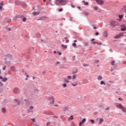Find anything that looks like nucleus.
Returning <instances> with one entry per match:
<instances>
[{
  "label": "nucleus",
  "instance_id": "obj_41",
  "mask_svg": "<svg viewBox=\"0 0 126 126\" xmlns=\"http://www.w3.org/2000/svg\"><path fill=\"white\" fill-rule=\"evenodd\" d=\"M92 26L94 28V29H97V27H95V25H92Z\"/></svg>",
  "mask_w": 126,
  "mask_h": 126
},
{
  "label": "nucleus",
  "instance_id": "obj_52",
  "mask_svg": "<svg viewBox=\"0 0 126 126\" xmlns=\"http://www.w3.org/2000/svg\"><path fill=\"white\" fill-rule=\"evenodd\" d=\"M67 79H69V80L71 79V76H67Z\"/></svg>",
  "mask_w": 126,
  "mask_h": 126
},
{
  "label": "nucleus",
  "instance_id": "obj_64",
  "mask_svg": "<svg viewBox=\"0 0 126 126\" xmlns=\"http://www.w3.org/2000/svg\"><path fill=\"white\" fill-rule=\"evenodd\" d=\"M98 62H99V60H95V63H98Z\"/></svg>",
  "mask_w": 126,
  "mask_h": 126
},
{
  "label": "nucleus",
  "instance_id": "obj_32",
  "mask_svg": "<svg viewBox=\"0 0 126 126\" xmlns=\"http://www.w3.org/2000/svg\"><path fill=\"white\" fill-rule=\"evenodd\" d=\"M2 92H3V88H0V94H1V93H2Z\"/></svg>",
  "mask_w": 126,
  "mask_h": 126
},
{
  "label": "nucleus",
  "instance_id": "obj_30",
  "mask_svg": "<svg viewBox=\"0 0 126 126\" xmlns=\"http://www.w3.org/2000/svg\"><path fill=\"white\" fill-rule=\"evenodd\" d=\"M68 120H70L71 121L73 120V115H71L70 117L68 118Z\"/></svg>",
  "mask_w": 126,
  "mask_h": 126
},
{
  "label": "nucleus",
  "instance_id": "obj_55",
  "mask_svg": "<svg viewBox=\"0 0 126 126\" xmlns=\"http://www.w3.org/2000/svg\"><path fill=\"white\" fill-rule=\"evenodd\" d=\"M57 53H58V55H59V56H62V53L60 52H57Z\"/></svg>",
  "mask_w": 126,
  "mask_h": 126
},
{
  "label": "nucleus",
  "instance_id": "obj_59",
  "mask_svg": "<svg viewBox=\"0 0 126 126\" xmlns=\"http://www.w3.org/2000/svg\"><path fill=\"white\" fill-rule=\"evenodd\" d=\"M95 36H98V35H99V33L98 32H96L95 33Z\"/></svg>",
  "mask_w": 126,
  "mask_h": 126
},
{
  "label": "nucleus",
  "instance_id": "obj_17",
  "mask_svg": "<svg viewBox=\"0 0 126 126\" xmlns=\"http://www.w3.org/2000/svg\"><path fill=\"white\" fill-rule=\"evenodd\" d=\"M39 14H40V12H34L33 13L34 16H36V15H39Z\"/></svg>",
  "mask_w": 126,
  "mask_h": 126
},
{
  "label": "nucleus",
  "instance_id": "obj_45",
  "mask_svg": "<svg viewBox=\"0 0 126 126\" xmlns=\"http://www.w3.org/2000/svg\"><path fill=\"white\" fill-rule=\"evenodd\" d=\"M96 44L97 45H102V43L101 42H96Z\"/></svg>",
  "mask_w": 126,
  "mask_h": 126
},
{
  "label": "nucleus",
  "instance_id": "obj_38",
  "mask_svg": "<svg viewBox=\"0 0 126 126\" xmlns=\"http://www.w3.org/2000/svg\"><path fill=\"white\" fill-rule=\"evenodd\" d=\"M78 84V83H77V82H76L75 84H71V85H72V86H77Z\"/></svg>",
  "mask_w": 126,
  "mask_h": 126
},
{
  "label": "nucleus",
  "instance_id": "obj_46",
  "mask_svg": "<svg viewBox=\"0 0 126 126\" xmlns=\"http://www.w3.org/2000/svg\"><path fill=\"white\" fill-rule=\"evenodd\" d=\"M2 86H3V83L0 81V87H2Z\"/></svg>",
  "mask_w": 126,
  "mask_h": 126
},
{
  "label": "nucleus",
  "instance_id": "obj_50",
  "mask_svg": "<svg viewBox=\"0 0 126 126\" xmlns=\"http://www.w3.org/2000/svg\"><path fill=\"white\" fill-rule=\"evenodd\" d=\"M91 44H94V45H95V44H96L97 42H96L95 41H92V42H91Z\"/></svg>",
  "mask_w": 126,
  "mask_h": 126
},
{
  "label": "nucleus",
  "instance_id": "obj_35",
  "mask_svg": "<svg viewBox=\"0 0 126 126\" xmlns=\"http://www.w3.org/2000/svg\"><path fill=\"white\" fill-rule=\"evenodd\" d=\"M115 61L114 60L112 61L111 63V65H115Z\"/></svg>",
  "mask_w": 126,
  "mask_h": 126
},
{
  "label": "nucleus",
  "instance_id": "obj_25",
  "mask_svg": "<svg viewBox=\"0 0 126 126\" xmlns=\"http://www.w3.org/2000/svg\"><path fill=\"white\" fill-rule=\"evenodd\" d=\"M104 106L105 105L103 104V103H101V105H99L98 108H103V109H105V107H104Z\"/></svg>",
  "mask_w": 126,
  "mask_h": 126
},
{
  "label": "nucleus",
  "instance_id": "obj_56",
  "mask_svg": "<svg viewBox=\"0 0 126 126\" xmlns=\"http://www.w3.org/2000/svg\"><path fill=\"white\" fill-rule=\"evenodd\" d=\"M8 74H11V71L9 70L8 71Z\"/></svg>",
  "mask_w": 126,
  "mask_h": 126
},
{
  "label": "nucleus",
  "instance_id": "obj_6",
  "mask_svg": "<svg viewBox=\"0 0 126 126\" xmlns=\"http://www.w3.org/2000/svg\"><path fill=\"white\" fill-rule=\"evenodd\" d=\"M13 92L14 94H18L20 93V90L17 87L14 88Z\"/></svg>",
  "mask_w": 126,
  "mask_h": 126
},
{
  "label": "nucleus",
  "instance_id": "obj_49",
  "mask_svg": "<svg viewBox=\"0 0 126 126\" xmlns=\"http://www.w3.org/2000/svg\"><path fill=\"white\" fill-rule=\"evenodd\" d=\"M83 66H89V64L85 63V64H83Z\"/></svg>",
  "mask_w": 126,
  "mask_h": 126
},
{
  "label": "nucleus",
  "instance_id": "obj_61",
  "mask_svg": "<svg viewBox=\"0 0 126 126\" xmlns=\"http://www.w3.org/2000/svg\"><path fill=\"white\" fill-rule=\"evenodd\" d=\"M71 126H75V124H74V123H72L71 124Z\"/></svg>",
  "mask_w": 126,
  "mask_h": 126
},
{
  "label": "nucleus",
  "instance_id": "obj_4",
  "mask_svg": "<svg viewBox=\"0 0 126 126\" xmlns=\"http://www.w3.org/2000/svg\"><path fill=\"white\" fill-rule=\"evenodd\" d=\"M122 36H126V32H121L118 34H117L115 36H114L115 39H119Z\"/></svg>",
  "mask_w": 126,
  "mask_h": 126
},
{
  "label": "nucleus",
  "instance_id": "obj_31",
  "mask_svg": "<svg viewBox=\"0 0 126 126\" xmlns=\"http://www.w3.org/2000/svg\"><path fill=\"white\" fill-rule=\"evenodd\" d=\"M66 86H67V85L65 83H64L62 85V87H63V88H65Z\"/></svg>",
  "mask_w": 126,
  "mask_h": 126
},
{
  "label": "nucleus",
  "instance_id": "obj_40",
  "mask_svg": "<svg viewBox=\"0 0 126 126\" xmlns=\"http://www.w3.org/2000/svg\"><path fill=\"white\" fill-rule=\"evenodd\" d=\"M8 102V100H7V99H5L3 100V103H5V104H6V103Z\"/></svg>",
  "mask_w": 126,
  "mask_h": 126
},
{
  "label": "nucleus",
  "instance_id": "obj_3",
  "mask_svg": "<svg viewBox=\"0 0 126 126\" xmlns=\"http://www.w3.org/2000/svg\"><path fill=\"white\" fill-rule=\"evenodd\" d=\"M116 107L119 108V109H121L122 111L124 113H126V109L121 103L118 104V105H116Z\"/></svg>",
  "mask_w": 126,
  "mask_h": 126
},
{
  "label": "nucleus",
  "instance_id": "obj_13",
  "mask_svg": "<svg viewBox=\"0 0 126 126\" xmlns=\"http://www.w3.org/2000/svg\"><path fill=\"white\" fill-rule=\"evenodd\" d=\"M44 18H47V17L46 16H43L37 19V20H44Z\"/></svg>",
  "mask_w": 126,
  "mask_h": 126
},
{
  "label": "nucleus",
  "instance_id": "obj_24",
  "mask_svg": "<svg viewBox=\"0 0 126 126\" xmlns=\"http://www.w3.org/2000/svg\"><path fill=\"white\" fill-rule=\"evenodd\" d=\"M100 85H106V83L104 81H100Z\"/></svg>",
  "mask_w": 126,
  "mask_h": 126
},
{
  "label": "nucleus",
  "instance_id": "obj_29",
  "mask_svg": "<svg viewBox=\"0 0 126 126\" xmlns=\"http://www.w3.org/2000/svg\"><path fill=\"white\" fill-rule=\"evenodd\" d=\"M85 122H86V119L85 118H83L81 121V122L83 123V124H84V123H85Z\"/></svg>",
  "mask_w": 126,
  "mask_h": 126
},
{
  "label": "nucleus",
  "instance_id": "obj_18",
  "mask_svg": "<svg viewBox=\"0 0 126 126\" xmlns=\"http://www.w3.org/2000/svg\"><path fill=\"white\" fill-rule=\"evenodd\" d=\"M82 2L84 3V5H89V3L88 2H86L85 0H83Z\"/></svg>",
  "mask_w": 126,
  "mask_h": 126
},
{
  "label": "nucleus",
  "instance_id": "obj_39",
  "mask_svg": "<svg viewBox=\"0 0 126 126\" xmlns=\"http://www.w3.org/2000/svg\"><path fill=\"white\" fill-rule=\"evenodd\" d=\"M36 36L37 37V38H40V37H41V34H40V33H37L36 34Z\"/></svg>",
  "mask_w": 126,
  "mask_h": 126
},
{
  "label": "nucleus",
  "instance_id": "obj_42",
  "mask_svg": "<svg viewBox=\"0 0 126 126\" xmlns=\"http://www.w3.org/2000/svg\"><path fill=\"white\" fill-rule=\"evenodd\" d=\"M64 82H65L66 83H68V82H69V81H68L67 79H64Z\"/></svg>",
  "mask_w": 126,
  "mask_h": 126
},
{
  "label": "nucleus",
  "instance_id": "obj_62",
  "mask_svg": "<svg viewBox=\"0 0 126 126\" xmlns=\"http://www.w3.org/2000/svg\"><path fill=\"white\" fill-rule=\"evenodd\" d=\"M59 68H65V67L64 66H60Z\"/></svg>",
  "mask_w": 126,
  "mask_h": 126
},
{
  "label": "nucleus",
  "instance_id": "obj_63",
  "mask_svg": "<svg viewBox=\"0 0 126 126\" xmlns=\"http://www.w3.org/2000/svg\"><path fill=\"white\" fill-rule=\"evenodd\" d=\"M32 121L33 122V123H35V119L34 118L32 119Z\"/></svg>",
  "mask_w": 126,
  "mask_h": 126
},
{
  "label": "nucleus",
  "instance_id": "obj_10",
  "mask_svg": "<svg viewBox=\"0 0 126 126\" xmlns=\"http://www.w3.org/2000/svg\"><path fill=\"white\" fill-rule=\"evenodd\" d=\"M0 79H1L3 82H6L7 81V78L6 77L3 78L2 76H0Z\"/></svg>",
  "mask_w": 126,
  "mask_h": 126
},
{
  "label": "nucleus",
  "instance_id": "obj_19",
  "mask_svg": "<svg viewBox=\"0 0 126 126\" xmlns=\"http://www.w3.org/2000/svg\"><path fill=\"white\" fill-rule=\"evenodd\" d=\"M10 70H12V71H15V67L14 66H11Z\"/></svg>",
  "mask_w": 126,
  "mask_h": 126
},
{
  "label": "nucleus",
  "instance_id": "obj_23",
  "mask_svg": "<svg viewBox=\"0 0 126 126\" xmlns=\"http://www.w3.org/2000/svg\"><path fill=\"white\" fill-rule=\"evenodd\" d=\"M104 122V119L103 118H100L99 119V124H102V123H103Z\"/></svg>",
  "mask_w": 126,
  "mask_h": 126
},
{
  "label": "nucleus",
  "instance_id": "obj_58",
  "mask_svg": "<svg viewBox=\"0 0 126 126\" xmlns=\"http://www.w3.org/2000/svg\"><path fill=\"white\" fill-rule=\"evenodd\" d=\"M82 124H83L82 122H79V126H82L81 125H82Z\"/></svg>",
  "mask_w": 126,
  "mask_h": 126
},
{
  "label": "nucleus",
  "instance_id": "obj_43",
  "mask_svg": "<svg viewBox=\"0 0 126 126\" xmlns=\"http://www.w3.org/2000/svg\"><path fill=\"white\" fill-rule=\"evenodd\" d=\"M90 122L92 123V124H94L95 123V121L93 119L91 120Z\"/></svg>",
  "mask_w": 126,
  "mask_h": 126
},
{
  "label": "nucleus",
  "instance_id": "obj_44",
  "mask_svg": "<svg viewBox=\"0 0 126 126\" xmlns=\"http://www.w3.org/2000/svg\"><path fill=\"white\" fill-rule=\"evenodd\" d=\"M72 46L76 47V43L75 42H74L73 43H72Z\"/></svg>",
  "mask_w": 126,
  "mask_h": 126
},
{
  "label": "nucleus",
  "instance_id": "obj_27",
  "mask_svg": "<svg viewBox=\"0 0 126 126\" xmlns=\"http://www.w3.org/2000/svg\"><path fill=\"white\" fill-rule=\"evenodd\" d=\"M23 18L22 19V20L23 21V22H26V20H27V19L26 18V17H23Z\"/></svg>",
  "mask_w": 126,
  "mask_h": 126
},
{
  "label": "nucleus",
  "instance_id": "obj_48",
  "mask_svg": "<svg viewBox=\"0 0 126 126\" xmlns=\"http://www.w3.org/2000/svg\"><path fill=\"white\" fill-rule=\"evenodd\" d=\"M63 9L62 8H60V9H59V12H61V11H63Z\"/></svg>",
  "mask_w": 126,
  "mask_h": 126
},
{
  "label": "nucleus",
  "instance_id": "obj_5",
  "mask_svg": "<svg viewBox=\"0 0 126 126\" xmlns=\"http://www.w3.org/2000/svg\"><path fill=\"white\" fill-rule=\"evenodd\" d=\"M119 23L117 21H112L110 23V25L113 27H116V26H118L119 25Z\"/></svg>",
  "mask_w": 126,
  "mask_h": 126
},
{
  "label": "nucleus",
  "instance_id": "obj_53",
  "mask_svg": "<svg viewBox=\"0 0 126 126\" xmlns=\"http://www.w3.org/2000/svg\"><path fill=\"white\" fill-rule=\"evenodd\" d=\"M94 41H95V38H93V39H91V42H94Z\"/></svg>",
  "mask_w": 126,
  "mask_h": 126
},
{
  "label": "nucleus",
  "instance_id": "obj_51",
  "mask_svg": "<svg viewBox=\"0 0 126 126\" xmlns=\"http://www.w3.org/2000/svg\"><path fill=\"white\" fill-rule=\"evenodd\" d=\"M123 7L124 8V10L126 11V5L125 6H124Z\"/></svg>",
  "mask_w": 126,
  "mask_h": 126
},
{
  "label": "nucleus",
  "instance_id": "obj_47",
  "mask_svg": "<svg viewBox=\"0 0 126 126\" xmlns=\"http://www.w3.org/2000/svg\"><path fill=\"white\" fill-rule=\"evenodd\" d=\"M76 78V75H73L72 79H75Z\"/></svg>",
  "mask_w": 126,
  "mask_h": 126
},
{
  "label": "nucleus",
  "instance_id": "obj_7",
  "mask_svg": "<svg viewBox=\"0 0 126 126\" xmlns=\"http://www.w3.org/2000/svg\"><path fill=\"white\" fill-rule=\"evenodd\" d=\"M49 101L52 100V101L50 102L51 105H54V103H55V97L54 96H49L48 97V99Z\"/></svg>",
  "mask_w": 126,
  "mask_h": 126
},
{
  "label": "nucleus",
  "instance_id": "obj_9",
  "mask_svg": "<svg viewBox=\"0 0 126 126\" xmlns=\"http://www.w3.org/2000/svg\"><path fill=\"white\" fill-rule=\"evenodd\" d=\"M18 18H20L21 19L22 18H23V16H21L20 15H17L14 18V20L16 21L17 20V19H18Z\"/></svg>",
  "mask_w": 126,
  "mask_h": 126
},
{
  "label": "nucleus",
  "instance_id": "obj_28",
  "mask_svg": "<svg viewBox=\"0 0 126 126\" xmlns=\"http://www.w3.org/2000/svg\"><path fill=\"white\" fill-rule=\"evenodd\" d=\"M84 47H87V46H89V44L88 43V42H85L84 43Z\"/></svg>",
  "mask_w": 126,
  "mask_h": 126
},
{
  "label": "nucleus",
  "instance_id": "obj_54",
  "mask_svg": "<svg viewBox=\"0 0 126 126\" xmlns=\"http://www.w3.org/2000/svg\"><path fill=\"white\" fill-rule=\"evenodd\" d=\"M20 104V101H18L17 103V104L15 106H18V105Z\"/></svg>",
  "mask_w": 126,
  "mask_h": 126
},
{
  "label": "nucleus",
  "instance_id": "obj_37",
  "mask_svg": "<svg viewBox=\"0 0 126 126\" xmlns=\"http://www.w3.org/2000/svg\"><path fill=\"white\" fill-rule=\"evenodd\" d=\"M98 6L94 7V10H98Z\"/></svg>",
  "mask_w": 126,
  "mask_h": 126
},
{
  "label": "nucleus",
  "instance_id": "obj_22",
  "mask_svg": "<svg viewBox=\"0 0 126 126\" xmlns=\"http://www.w3.org/2000/svg\"><path fill=\"white\" fill-rule=\"evenodd\" d=\"M102 79H103V77H102V76H101V75H99V76L97 77V80H102Z\"/></svg>",
  "mask_w": 126,
  "mask_h": 126
},
{
  "label": "nucleus",
  "instance_id": "obj_33",
  "mask_svg": "<svg viewBox=\"0 0 126 126\" xmlns=\"http://www.w3.org/2000/svg\"><path fill=\"white\" fill-rule=\"evenodd\" d=\"M63 112H65V111H68V108H67V107H65L63 108Z\"/></svg>",
  "mask_w": 126,
  "mask_h": 126
},
{
  "label": "nucleus",
  "instance_id": "obj_21",
  "mask_svg": "<svg viewBox=\"0 0 126 126\" xmlns=\"http://www.w3.org/2000/svg\"><path fill=\"white\" fill-rule=\"evenodd\" d=\"M78 72V70L77 69H75V70L73 71V74H75V73H77Z\"/></svg>",
  "mask_w": 126,
  "mask_h": 126
},
{
  "label": "nucleus",
  "instance_id": "obj_1",
  "mask_svg": "<svg viewBox=\"0 0 126 126\" xmlns=\"http://www.w3.org/2000/svg\"><path fill=\"white\" fill-rule=\"evenodd\" d=\"M4 57H6L4 59V60L5 61V64H7V65H10V64L11 63H10V61H11V59H12V55L10 54H9L4 55Z\"/></svg>",
  "mask_w": 126,
  "mask_h": 126
},
{
  "label": "nucleus",
  "instance_id": "obj_15",
  "mask_svg": "<svg viewBox=\"0 0 126 126\" xmlns=\"http://www.w3.org/2000/svg\"><path fill=\"white\" fill-rule=\"evenodd\" d=\"M119 21H122V19H123V18L124 17V15L123 14L119 15Z\"/></svg>",
  "mask_w": 126,
  "mask_h": 126
},
{
  "label": "nucleus",
  "instance_id": "obj_11",
  "mask_svg": "<svg viewBox=\"0 0 126 126\" xmlns=\"http://www.w3.org/2000/svg\"><path fill=\"white\" fill-rule=\"evenodd\" d=\"M22 3V1L20 0H17L15 1V4H16V5H21Z\"/></svg>",
  "mask_w": 126,
  "mask_h": 126
},
{
  "label": "nucleus",
  "instance_id": "obj_57",
  "mask_svg": "<svg viewBox=\"0 0 126 126\" xmlns=\"http://www.w3.org/2000/svg\"><path fill=\"white\" fill-rule=\"evenodd\" d=\"M0 5L2 6L3 5V1H2L0 3Z\"/></svg>",
  "mask_w": 126,
  "mask_h": 126
},
{
  "label": "nucleus",
  "instance_id": "obj_20",
  "mask_svg": "<svg viewBox=\"0 0 126 126\" xmlns=\"http://www.w3.org/2000/svg\"><path fill=\"white\" fill-rule=\"evenodd\" d=\"M1 112L2 113H3V114H4L5 112H6V109H5V108H2L1 109Z\"/></svg>",
  "mask_w": 126,
  "mask_h": 126
},
{
  "label": "nucleus",
  "instance_id": "obj_14",
  "mask_svg": "<svg viewBox=\"0 0 126 126\" xmlns=\"http://www.w3.org/2000/svg\"><path fill=\"white\" fill-rule=\"evenodd\" d=\"M102 35L104 37H105V38H107V37H108V33H107V32H103Z\"/></svg>",
  "mask_w": 126,
  "mask_h": 126
},
{
  "label": "nucleus",
  "instance_id": "obj_16",
  "mask_svg": "<svg viewBox=\"0 0 126 126\" xmlns=\"http://www.w3.org/2000/svg\"><path fill=\"white\" fill-rule=\"evenodd\" d=\"M82 14H84L85 15H86V16H88V15H89V13L86 12V11H83L82 12Z\"/></svg>",
  "mask_w": 126,
  "mask_h": 126
},
{
  "label": "nucleus",
  "instance_id": "obj_8",
  "mask_svg": "<svg viewBox=\"0 0 126 126\" xmlns=\"http://www.w3.org/2000/svg\"><path fill=\"white\" fill-rule=\"evenodd\" d=\"M95 1L97 4H98V5H103L104 2V0H95Z\"/></svg>",
  "mask_w": 126,
  "mask_h": 126
},
{
  "label": "nucleus",
  "instance_id": "obj_34",
  "mask_svg": "<svg viewBox=\"0 0 126 126\" xmlns=\"http://www.w3.org/2000/svg\"><path fill=\"white\" fill-rule=\"evenodd\" d=\"M121 31H126V27H123L121 29Z\"/></svg>",
  "mask_w": 126,
  "mask_h": 126
},
{
  "label": "nucleus",
  "instance_id": "obj_12",
  "mask_svg": "<svg viewBox=\"0 0 126 126\" xmlns=\"http://www.w3.org/2000/svg\"><path fill=\"white\" fill-rule=\"evenodd\" d=\"M21 6L24 8H26L27 6V4L25 2H22V4H21Z\"/></svg>",
  "mask_w": 126,
  "mask_h": 126
},
{
  "label": "nucleus",
  "instance_id": "obj_26",
  "mask_svg": "<svg viewBox=\"0 0 126 126\" xmlns=\"http://www.w3.org/2000/svg\"><path fill=\"white\" fill-rule=\"evenodd\" d=\"M61 46L64 49H67V45H64L63 44H62Z\"/></svg>",
  "mask_w": 126,
  "mask_h": 126
},
{
  "label": "nucleus",
  "instance_id": "obj_60",
  "mask_svg": "<svg viewBox=\"0 0 126 126\" xmlns=\"http://www.w3.org/2000/svg\"><path fill=\"white\" fill-rule=\"evenodd\" d=\"M5 68H6V66H5L2 68L3 70H5Z\"/></svg>",
  "mask_w": 126,
  "mask_h": 126
},
{
  "label": "nucleus",
  "instance_id": "obj_2",
  "mask_svg": "<svg viewBox=\"0 0 126 126\" xmlns=\"http://www.w3.org/2000/svg\"><path fill=\"white\" fill-rule=\"evenodd\" d=\"M68 2V0H56V3L58 5L59 3L62 5H65Z\"/></svg>",
  "mask_w": 126,
  "mask_h": 126
},
{
  "label": "nucleus",
  "instance_id": "obj_36",
  "mask_svg": "<svg viewBox=\"0 0 126 126\" xmlns=\"http://www.w3.org/2000/svg\"><path fill=\"white\" fill-rule=\"evenodd\" d=\"M30 104V101L29 100H28L27 101H26V105H27V106H28V105H29Z\"/></svg>",
  "mask_w": 126,
  "mask_h": 126
}]
</instances>
